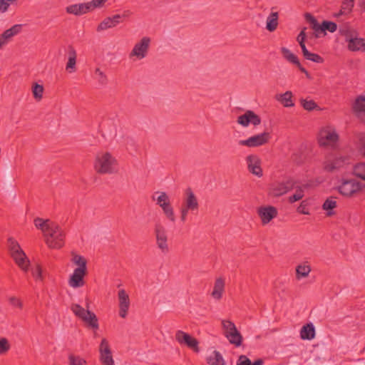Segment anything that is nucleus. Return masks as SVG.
I'll return each mask as SVG.
<instances>
[{
  "instance_id": "nucleus-19",
  "label": "nucleus",
  "mask_w": 365,
  "mask_h": 365,
  "mask_svg": "<svg viewBox=\"0 0 365 365\" xmlns=\"http://www.w3.org/2000/svg\"><path fill=\"white\" fill-rule=\"evenodd\" d=\"M185 195L182 206L190 209L191 212L197 210L199 208L198 200L190 187L185 190Z\"/></svg>"
},
{
  "instance_id": "nucleus-16",
  "label": "nucleus",
  "mask_w": 365,
  "mask_h": 365,
  "mask_svg": "<svg viewBox=\"0 0 365 365\" xmlns=\"http://www.w3.org/2000/svg\"><path fill=\"white\" fill-rule=\"evenodd\" d=\"M128 16V11H125L123 15L115 14L112 17L106 18L97 27V31H101L110 28L115 27L118 24L121 22L123 17Z\"/></svg>"
},
{
  "instance_id": "nucleus-1",
  "label": "nucleus",
  "mask_w": 365,
  "mask_h": 365,
  "mask_svg": "<svg viewBox=\"0 0 365 365\" xmlns=\"http://www.w3.org/2000/svg\"><path fill=\"white\" fill-rule=\"evenodd\" d=\"M94 168L99 174H112L117 171V161L109 153L98 154Z\"/></svg>"
},
{
  "instance_id": "nucleus-54",
  "label": "nucleus",
  "mask_w": 365,
  "mask_h": 365,
  "mask_svg": "<svg viewBox=\"0 0 365 365\" xmlns=\"http://www.w3.org/2000/svg\"><path fill=\"white\" fill-rule=\"evenodd\" d=\"M189 211H190V209H187V207L182 205L180 210V220L182 222H185Z\"/></svg>"
},
{
  "instance_id": "nucleus-52",
  "label": "nucleus",
  "mask_w": 365,
  "mask_h": 365,
  "mask_svg": "<svg viewBox=\"0 0 365 365\" xmlns=\"http://www.w3.org/2000/svg\"><path fill=\"white\" fill-rule=\"evenodd\" d=\"M163 202H170L169 197L165 192H161V194L158 196L157 199V204L158 205L163 204Z\"/></svg>"
},
{
  "instance_id": "nucleus-13",
  "label": "nucleus",
  "mask_w": 365,
  "mask_h": 365,
  "mask_svg": "<svg viewBox=\"0 0 365 365\" xmlns=\"http://www.w3.org/2000/svg\"><path fill=\"white\" fill-rule=\"evenodd\" d=\"M340 33L346 36V41L348 42V48L351 51H365V40L362 38H349L350 31L340 30Z\"/></svg>"
},
{
  "instance_id": "nucleus-25",
  "label": "nucleus",
  "mask_w": 365,
  "mask_h": 365,
  "mask_svg": "<svg viewBox=\"0 0 365 365\" xmlns=\"http://www.w3.org/2000/svg\"><path fill=\"white\" fill-rule=\"evenodd\" d=\"M68 62L66 63V70L69 73H73L76 71V51L73 46L68 48Z\"/></svg>"
},
{
  "instance_id": "nucleus-29",
  "label": "nucleus",
  "mask_w": 365,
  "mask_h": 365,
  "mask_svg": "<svg viewBox=\"0 0 365 365\" xmlns=\"http://www.w3.org/2000/svg\"><path fill=\"white\" fill-rule=\"evenodd\" d=\"M300 336L302 339H313L315 337L314 326L312 323L304 325L300 331Z\"/></svg>"
},
{
  "instance_id": "nucleus-42",
  "label": "nucleus",
  "mask_w": 365,
  "mask_h": 365,
  "mask_svg": "<svg viewBox=\"0 0 365 365\" xmlns=\"http://www.w3.org/2000/svg\"><path fill=\"white\" fill-rule=\"evenodd\" d=\"M43 90L44 88L42 85H40L37 83H34L32 86V93L34 98L37 101L41 100L43 97Z\"/></svg>"
},
{
  "instance_id": "nucleus-35",
  "label": "nucleus",
  "mask_w": 365,
  "mask_h": 365,
  "mask_svg": "<svg viewBox=\"0 0 365 365\" xmlns=\"http://www.w3.org/2000/svg\"><path fill=\"white\" fill-rule=\"evenodd\" d=\"M21 29L22 26L21 24H16L11 26L10 29H6L1 35L3 36V38H4L8 41L9 38L19 34L21 31Z\"/></svg>"
},
{
  "instance_id": "nucleus-53",
  "label": "nucleus",
  "mask_w": 365,
  "mask_h": 365,
  "mask_svg": "<svg viewBox=\"0 0 365 365\" xmlns=\"http://www.w3.org/2000/svg\"><path fill=\"white\" fill-rule=\"evenodd\" d=\"M95 73L96 74H98L99 76V79H98V81L101 83V84H106V82H107V78L106 76V75L104 74V73L103 71H101L100 70V68H97L95 71Z\"/></svg>"
},
{
  "instance_id": "nucleus-12",
  "label": "nucleus",
  "mask_w": 365,
  "mask_h": 365,
  "mask_svg": "<svg viewBox=\"0 0 365 365\" xmlns=\"http://www.w3.org/2000/svg\"><path fill=\"white\" fill-rule=\"evenodd\" d=\"M100 361L103 365H114L112 351L106 339L101 340L100 346Z\"/></svg>"
},
{
  "instance_id": "nucleus-34",
  "label": "nucleus",
  "mask_w": 365,
  "mask_h": 365,
  "mask_svg": "<svg viewBox=\"0 0 365 365\" xmlns=\"http://www.w3.org/2000/svg\"><path fill=\"white\" fill-rule=\"evenodd\" d=\"M336 197H330L327 198L322 205V208L327 211V215L331 216L334 212L331 211L336 207V201L334 200Z\"/></svg>"
},
{
  "instance_id": "nucleus-9",
  "label": "nucleus",
  "mask_w": 365,
  "mask_h": 365,
  "mask_svg": "<svg viewBox=\"0 0 365 365\" xmlns=\"http://www.w3.org/2000/svg\"><path fill=\"white\" fill-rule=\"evenodd\" d=\"M175 339L180 344L186 345L190 349H192L195 352H199L198 341L189 334L178 330L175 334Z\"/></svg>"
},
{
  "instance_id": "nucleus-4",
  "label": "nucleus",
  "mask_w": 365,
  "mask_h": 365,
  "mask_svg": "<svg viewBox=\"0 0 365 365\" xmlns=\"http://www.w3.org/2000/svg\"><path fill=\"white\" fill-rule=\"evenodd\" d=\"M7 242L11 257L22 270L26 272L30 262L19 244L13 237H9Z\"/></svg>"
},
{
  "instance_id": "nucleus-14",
  "label": "nucleus",
  "mask_w": 365,
  "mask_h": 365,
  "mask_svg": "<svg viewBox=\"0 0 365 365\" xmlns=\"http://www.w3.org/2000/svg\"><path fill=\"white\" fill-rule=\"evenodd\" d=\"M237 122L244 127L248 126L250 123L257 126L261 123V118L254 111L248 110L237 118Z\"/></svg>"
},
{
  "instance_id": "nucleus-11",
  "label": "nucleus",
  "mask_w": 365,
  "mask_h": 365,
  "mask_svg": "<svg viewBox=\"0 0 365 365\" xmlns=\"http://www.w3.org/2000/svg\"><path fill=\"white\" fill-rule=\"evenodd\" d=\"M155 234L158 247L162 252L167 253L169 251V248L165 227L160 224H156L155 225Z\"/></svg>"
},
{
  "instance_id": "nucleus-56",
  "label": "nucleus",
  "mask_w": 365,
  "mask_h": 365,
  "mask_svg": "<svg viewBox=\"0 0 365 365\" xmlns=\"http://www.w3.org/2000/svg\"><path fill=\"white\" fill-rule=\"evenodd\" d=\"M9 3L7 0H0V12L5 13L8 11Z\"/></svg>"
},
{
  "instance_id": "nucleus-18",
  "label": "nucleus",
  "mask_w": 365,
  "mask_h": 365,
  "mask_svg": "<svg viewBox=\"0 0 365 365\" xmlns=\"http://www.w3.org/2000/svg\"><path fill=\"white\" fill-rule=\"evenodd\" d=\"M119 300V316L125 318L130 307V299L125 289H120L118 293Z\"/></svg>"
},
{
  "instance_id": "nucleus-48",
  "label": "nucleus",
  "mask_w": 365,
  "mask_h": 365,
  "mask_svg": "<svg viewBox=\"0 0 365 365\" xmlns=\"http://www.w3.org/2000/svg\"><path fill=\"white\" fill-rule=\"evenodd\" d=\"M10 349V344L6 338L0 339V354L3 355L8 352Z\"/></svg>"
},
{
  "instance_id": "nucleus-43",
  "label": "nucleus",
  "mask_w": 365,
  "mask_h": 365,
  "mask_svg": "<svg viewBox=\"0 0 365 365\" xmlns=\"http://www.w3.org/2000/svg\"><path fill=\"white\" fill-rule=\"evenodd\" d=\"M300 103L304 109L308 111H312L314 109L319 108L318 105L313 100L307 101L302 98L300 100Z\"/></svg>"
},
{
  "instance_id": "nucleus-20",
  "label": "nucleus",
  "mask_w": 365,
  "mask_h": 365,
  "mask_svg": "<svg viewBox=\"0 0 365 365\" xmlns=\"http://www.w3.org/2000/svg\"><path fill=\"white\" fill-rule=\"evenodd\" d=\"M281 53L283 56V57L289 62L294 64L297 68L299 69V71L302 73H304L307 78H310L309 73L307 71V70L304 68L302 64L300 63L297 56L292 53L288 48L285 47L281 48Z\"/></svg>"
},
{
  "instance_id": "nucleus-22",
  "label": "nucleus",
  "mask_w": 365,
  "mask_h": 365,
  "mask_svg": "<svg viewBox=\"0 0 365 365\" xmlns=\"http://www.w3.org/2000/svg\"><path fill=\"white\" fill-rule=\"evenodd\" d=\"M87 270L81 268H76L73 274L69 279V285L72 287L77 288L84 285L83 277L86 274Z\"/></svg>"
},
{
  "instance_id": "nucleus-36",
  "label": "nucleus",
  "mask_w": 365,
  "mask_h": 365,
  "mask_svg": "<svg viewBox=\"0 0 365 365\" xmlns=\"http://www.w3.org/2000/svg\"><path fill=\"white\" fill-rule=\"evenodd\" d=\"M311 272V267L307 264H299L296 268V277L299 279L302 277H306Z\"/></svg>"
},
{
  "instance_id": "nucleus-30",
  "label": "nucleus",
  "mask_w": 365,
  "mask_h": 365,
  "mask_svg": "<svg viewBox=\"0 0 365 365\" xmlns=\"http://www.w3.org/2000/svg\"><path fill=\"white\" fill-rule=\"evenodd\" d=\"M354 142L358 151L365 157V133H356Z\"/></svg>"
},
{
  "instance_id": "nucleus-49",
  "label": "nucleus",
  "mask_w": 365,
  "mask_h": 365,
  "mask_svg": "<svg viewBox=\"0 0 365 365\" xmlns=\"http://www.w3.org/2000/svg\"><path fill=\"white\" fill-rule=\"evenodd\" d=\"M32 276L36 279H42V269L40 264H36L34 268L31 269Z\"/></svg>"
},
{
  "instance_id": "nucleus-46",
  "label": "nucleus",
  "mask_w": 365,
  "mask_h": 365,
  "mask_svg": "<svg viewBox=\"0 0 365 365\" xmlns=\"http://www.w3.org/2000/svg\"><path fill=\"white\" fill-rule=\"evenodd\" d=\"M72 261L76 264L78 265V268H81L83 270H87V267H86L87 262H86V259L83 257L78 255H75L73 257Z\"/></svg>"
},
{
  "instance_id": "nucleus-63",
  "label": "nucleus",
  "mask_w": 365,
  "mask_h": 365,
  "mask_svg": "<svg viewBox=\"0 0 365 365\" xmlns=\"http://www.w3.org/2000/svg\"><path fill=\"white\" fill-rule=\"evenodd\" d=\"M7 1H8V3H9V4H10L16 2L17 0H7Z\"/></svg>"
},
{
  "instance_id": "nucleus-39",
  "label": "nucleus",
  "mask_w": 365,
  "mask_h": 365,
  "mask_svg": "<svg viewBox=\"0 0 365 365\" xmlns=\"http://www.w3.org/2000/svg\"><path fill=\"white\" fill-rule=\"evenodd\" d=\"M304 17L306 21L310 24L312 29L316 32H319L321 25L319 24L316 18L309 13H306L304 14Z\"/></svg>"
},
{
  "instance_id": "nucleus-38",
  "label": "nucleus",
  "mask_w": 365,
  "mask_h": 365,
  "mask_svg": "<svg viewBox=\"0 0 365 365\" xmlns=\"http://www.w3.org/2000/svg\"><path fill=\"white\" fill-rule=\"evenodd\" d=\"M163 210L166 217L171 220L172 222H175V217L174 215L173 209L170 202L165 203L163 202L159 205Z\"/></svg>"
},
{
  "instance_id": "nucleus-32",
  "label": "nucleus",
  "mask_w": 365,
  "mask_h": 365,
  "mask_svg": "<svg viewBox=\"0 0 365 365\" xmlns=\"http://www.w3.org/2000/svg\"><path fill=\"white\" fill-rule=\"evenodd\" d=\"M207 362L210 365L225 364V360L222 354L217 351H214L212 354L207 358Z\"/></svg>"
},
{
  "instance_id": "nucleus-33",
  "label": "nucleus",
  "mask_w": 365,
  "mask_h": 365,
  "mask_svg": "<svg viewBox=\"0 0 365 365\" xmlns=\"http://www.w3.org/2000/svg\"><path fill=\"white\" fill-rule=\"evenodd\" d=\"M278 26V13L271 12L267 19L266 29L269 31H274Z\"/></svg>"
},
{
  "instance_id": "nucleus-27",
  "label": "nucleus",
  "mask_w": 365,
  "mask_h": 365,
  "mask_svg": "<svg viewBox=\"0 0 365 365\" xmlns=\"http://www.w3.org/2000/svg\"><path fill=\"white\" fill-rule=\"evenodd\" d=\"M225 290V279L222 277L216 279L213 290L211 293L212 297L215 299H220Z\"/></svg>"
},
{
  "instance_id": "nucleus-61",
  "label": "nucleus",
  "mask_w": 365,
  "mask_h": 365,
  "mask_svg": "<svg viewBox=\"0 0 365 365\" xmlns=\"http://www.w3.org/2000/svg\"><path fill=\"white\" fill-rule=\"evenodd\" d=\"M264 361L262 359H258L255 360L253 363H252V365H263Z\"/></svg>"
},
{
  "instance_id": "nucleus-26",
  "label": "nucleus",
  "mask_w": 365,
  "mask_h": 365,
  "mask_svg": "<svg viewBox=\"0 0 365 365\" xmlns=\"http://www.w3.org/2000/svg\"><path fill=\"white\" fill-rule=\"evenodd\" d=\"M353 108L357 115L365 123V97H358L355 101Z\"/></svg>"
},
{
  "instance_id": "nucleus-5",
  "label": "nucleus",
  "mask_w": 365,
  "mask_h": 365,
  "mask_svg": "<svg viewBox=\"0 0 365 365\" xmlns=\"http://www.w3.org/2000/svg\"><path fill=\"white\" fill-rule=\"evenodd\" d=\"M222 325L224 329V335L229 342L237 347L240 346L243 338L235 324L230 320H222Z\"/></svg>"
},
{
  "instance_id": "nucleus-55",
  "label": "nucleus",
  "mask_w": 365,
  "mask_h": 365,
  "mask_svg": "<svg viewBox=\"0 0 365 365\" xmlns=\"http://www.w3.org/2000/svg\"><path fill=\"white\" fill-rule=\"evenodd\" d=\"M297 211L303 215H309V212L306 207V205H304V201H302L299 206L297 207Z\"/></svg>"
},
{
  "instance_id": "nucleus-45",
  "label": "nucleus",
  "mask_w": 365,
  "mask_h": 365,
  "mask_svg": "<svg viewBox=\"0 0 365 365\" xmlns=\"http://www.w3.org/2000/svg\"><path fill=\"white\" fill-rule=\"evenodd\" d=\"M68 364L69 365H86V361L79 356L74 354H70L68 356Z\"/></svg>"
},
{
  "instance_id": "nucleus-31",
  "label": "nucleus",
  "mask_w": 365,
  "mask_h": 365,
  "mask_svg": "<svg viewBox=\"0 0 365 365\" xmlns=\"http://www.w3.org/2000/svg\"><path fill=\"white\" fill-rule=\"evenodd\" d=\"M53 222L51 221L50 220H43L40 217H36L34 219V225L36 227V228L41 230L43 235L47 233L49 227H51V225H52Z\"/></svg>"
},
{
  "instance_id": "nucleus-60",
  "label": "nucleus",
  "mask_w": 365,
  "mask_h": 365,
  "mask_svg": "<svg viewBox=\"0 0 365 365\" xmlns=\"http://www.w3.org/2000/svg\"><path fill=\"white\" fill-rule=\"evenodd\" d=\"M299 46L302 48V53H303V56H306L307 53H309V51L307 50L306 46H305V43H299Z\"/></svg>"
},
{
  "instance_id": "nucleus-58",
  "label": "nucleus",
  "mask_w": 365,
  "mask_h": 365,
  "mask_svg": "<svg viewBox=\"0 0 365 365\" xmlns=\"http://www.w3.org/2000/svg\"><path fill=\"white\" fill-rule=\"evenodd\" d=\"M305 29H306V28H304L303 30H302L297 38V41H298L299 43H304V41H305V39H306Z\"/></svg>"
},
{
  "instance_id": "nucleus-51",
  "label": "nucleus",
  "mask_w": 365,
  "mask_h": 365,
  "mask_svg": "<svg viewBox=\"0 0 365 365\" xmlns=\"http://www.w3.org/2000/svg\"><path fill=\"white\" fill-rule=\"evenodd\" d=\"M237 365H252V362L247 356L240 355L238 358Z\"/></svg>"
},
{
  "instance_id": "nucleus-24",
  "label": "nucleus",
  "mask_w": 365,
  "mask_h": 365,
  "mask_svg": "<svg viewBox=\"0 0 365 365\" xmlns=\"http://www.w3.org/2000/svg\"><path fill=\"white\" fill-rule=\"evenodd\" d=\"M346 160L345 157L340 156L335 158L332 160H327L324 163V168L326 171L333 172L341 168L344 165Z\"/></svg>"
},
{
  "instance_id": "nucleus-28",
  "label": "nucleus",
  "mask_w": 365,
  "mask_h": 365,
  "mask_svg": "<svg viewBox=\"0 0 365 365\" xmlns=\"http://www.w3.org/2000/svg\"><path fill=\"white\" fill-rule=\"evenodd\" d=\"M354 6V0H344L341 2L340 10L334 14V16L339 18L341 16L348 15L351 13Z\"/></svg>"
},
{
  "instance_id": "nucleus-15",
  "label": "nucleus",
  "mask_w": 365,
  "mask_h": 365,
  "mask_svg": "<svg viewBox=\"0 0 365 365\" xmlns=\"http://www.w3.org/2000/svg\"><path fill=\"white\" fill-rule=\"evenodd\" d=\"M248 170L253 175L260 178L263 175L261 160L257 155H250L246 158Z\"/></svg>"
},
{
  "instance_id": "nucleus-7",
  "label": "nucleus",
  "mask_w": 365,
  "mask_h": 365,
  "mask_svg": "<svg viewBox=\"0 0 365 365\" xmlns=\"http://www.w3.org/2000/svg\"><path fill=\"white\" fill-rule=\"evenodd\" d=\"M361 189V184L354 179L343 180L337 187L339 192L344 197H351Z\"/></svg>"
},
{
  "instance_id": "nucleus-10",
  "label": "nucleus",
  "mask_w": 365,
  "mask_h": 365,
  "mask_svg": "<svg viewBox=\"0 0 365 365\" xmlns=\"http://www.w3.org/2000/svg\"><path fill=\"white\" fill-rule=\"evenodd\" d=\"M257 212L261 220L262 225L269 223L278 215L277 209L272 205L259 207Z\"/></svg>"
},
{
  "instance_id": "nucleus-37",
  "label": "nucleus",
  "mask_w": 365,
  "mask_h": 365,
  "mask_svg": "<svg viewBox=\"0 0 365 365\" xmlns=\"http://www.w3.org/2000/svg\"><path fill=\"white\" fill-rule=\"evenodd\" d=\"M292 93L288 91L280 95V98L278 100L284 107H293L294 103L292 102Z\"/></svg>"
},
{
  "instance_id": "nucleus-50",
  "label": "nucleus",
  "mask_w": 365,
  "mask_h": 365,
  "mask_svg": "<svg viewBox=\"0 0 365 365\" xmlns=\"http://www.w3.org/2000/svg\"><path fill=\"white\" fill-rule=\"evenodd\" d=\"M108 0H92L91 1L88 2L89 5L91 6V11H93L94 9L97 8H101L103 6L104 4Z\"/></svg>"
},
{
  "instance_id": "nucleus-17",
  "label": "nucleus",
  "mask_w": 365,
  "mask_h": 365,
  "mask_svg": "<svg viewBox=\"0 0 365 365\" xmlns=\"http://www.w3.org/2000/svg\"><path fill=\"white\" fill-rule=\"evenodd\" d=\"M295 185L296 181L292 178L282 182H279L273 187V194L275 196H281L294 189L295 187Z\"/></svg>"
},
{
  "instance_id": "nucleus-57",
  "label": "nucleus",
  "mask_w": 365,
  "mask_h": 365,
  "mask_svg": "<svg viewBox=\"0 0 365 365\" xmlns=\"http://www.w3.org/2000/svg\"><path fill=\"white\" fill-rule=\"evenodd\" d=\"M9 302L11 304H12L14 307H16L19 308H21L22 307V303L21 302V301L18 298H16L14 297H11L9 299Z\"/></svg>"
},
{
  "instance_id": "nucleus-40",
  "label": "nucleus",
  "mask_w": 365,
  "mask_h": 365,
  "mask_svg": "<svg viewBox=\"0 0 365 365\" xmlns=\"http://www.w3.org/2000/svg\"><path fill=\"white\" fill-rule=\"evenodd\" d=\"M337 29V25L333 21H324L321 25V29L319 32H324L326 34V31H329L331 33L336 31Z\"/></svg>"
},
{
  "instance_id": "nucleus-8",
  "label": "nucleus",
  "mask_w": 365,
  "mask_h": 365,
  "mask_svg": "<svg viewBox=\"0 0 365 365\" xmlns=\"http://www.w3.org/2000/svg\"><path fill=\"white\" fill-rule=\"evenodd\" d=\"M269 138L270 134L267 132H264L262 133L251 136L247 140H240L239 145L249 148L259 147L267 143Z\"/></svg>"
},
{
  "instance_id": "nucleus-41",
  "label": "nucleus",
  "mask_w": 365,
  "mask_h": 365,
  "mask_svg": "<svg viewBox=\"0 0 365 365\" xmlns=\"http://www.w3.org/2000/svg\"><path fill=\"white\" fill-rule=\"evenodd\" d=\"M294 188H296V192L294 195L289 196L288 199V201L290 203H294L298 200H302L304 195L302 187L295 186Z\"/></svg>"
},
{
  "instance_id": "nucleus-3",
  "label": "nucleus",
  "mask_w": 365,
  "mask_h": 365,
  "mask_svg": "<svg viewBox=\"0 0 365 365\" xmlns=\"http://www.w3.org/2000/svg\"><path fill=\"white\" fill-rule=\"evenodd\" d=\"M44 235L46 245L52 249H60L64 245L66 234L61 227L53 222Z\"/></svg>"
},
{
  "instance_id": "nucleus-62",
  "label": "nucleus",
  "mask_w": 365,
  "mask_h": 365,
  "mask_svg": "<svg viewBox=\"0 0 365 365\" xmlns=\"http://www.w3.org/2000/svg\"><path fill=\"white\" fill-rule=\"evenodd\" d=\"M7 43V41L3 38V36L0 35V48H1L4 45H5Z\"/></svg>"
},
{
  "instance_id": "nucleus-47",
  "label": "nucleus",
  "mask_w": 365,
  "mask_h": 365,
  "mask_svg": "<svg viewBox=\"0 0 365 365\" xmlns=\"http://www.w3.org/2000/svg\"><path fill=\"white\" fill-rule=\"evenodd\" d=\"M306 59L309 60L311 61L322 63L324 62V58L317 53H311L309 51L306 56H304Z\"/></svg>"
},
{
  "instance_id": "nucleus-21",
  "label": "nucleus",
  "mask_w": 365,
  "mask_h": 365,
  "mask_svg": "<svg viewBox=\"0 0 365 365\" xmlns=\"http://www.w3.org/2000/svg\"><path fill=\"white\" fill-rule=\"evenodd\" d=\"M150 41V38L143 37L139 43L135 45L130 55L136 56L139 58H144L148 51Z\"/></svg>"
},
{
  "instance_id": "nucleus-44",
  "label": "nucleus",
  "mask_w": 365,
  "mask_h": 365,
  "mask_svg": "<svg viewBox=\"0 0 365 365\" xmlns=\"http://www.w3.org/2000/svg\"><path fill=\"white\" fill-rule=\"evenodd\" d=\"M354 173L356 177L365 180V163L356 164L354 168Z\"/></svg>"
},
{
  "instance_id": "nucleus-23",
  "label": "nucleus",
  "mask_w": 365,
  "mask_h": 365,
  "mask_svg": "<svg viewBox=\"0 0 365 365\" xmlns=\"http://www.w3.org/2000/svg\"><path fill=\"white\" fill-rule=\"evenodd\" d=\"M66 11L68 14L81 16L91 11V9L89 3L87 2L70 5L66 8Z\"/></svg>"
},
{
  "instance_id": "nucleus-59",
  "label": "nucleus",
  "mask_w": 365,
  "mask_h": 365,
  "mask_svg": "<svg viewBox=\"0 0 365 365\" xmlns=\"http://www.w3.org/2000/svg\"><path fill=\"white\" fill-rule=\"evenodd\" d=\"M299 46L302 48V53H303V56H306L307 53H309V51L307 50L306 46H305V43H299Z\"/></svg>"
},
{
  "instance_id": "nucleus-6",
  "label": "nucleus",
  "mask_w": 365,
  "mask_h": 365,
  "mask_svg": "<svg viewBox=\"0 0 365 365\" xmlns=\"http://www.w3.org/2000/svg\"><path fill=\"white\" fill-rule=\"evenodd\" d=\"M317 140L321 147H333L339 140V135L334 130L322 128L319 133Z\"/></svg>"
},
{
  "instance_id": "nucleus-2",
  "label": "nucleus",
  "mask_w": 365,
  "mask_h": 365,
  "mask_svg": "<svg viewBox=\"0 0 365 365\" xmlns=\"http://www.w3.org/2000/svg\"><path fill=\"white\" fill-rule=\"evenodd\" d=\"M86 307L87 309L78 304H73L71 309L78 318L84 322L88 328L96 331L99 329L98 317L94 312L88 310V304Z\"/></svg>"
}]
</instances>
